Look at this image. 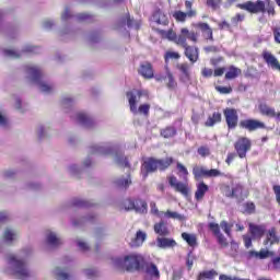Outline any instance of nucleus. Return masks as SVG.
<instances>
[{
    "instance_id": "nucleus-45",
    "label": "nucleus",
    "mask_w": 280,
    "mask_h": 280,
    "mask_svg": "<svg viewBox=\"0 0 280 280\" xmlns=\"http://www.w3.org/2000/svg\"><path fill=\"white\" fill-rule=\"evenodd\" d=\"M244 19H246V15L244 13H236L235 16L231 19V23L234 27H237V25H240V23H242Z\"/></svg>"
},
{
    "instance_id": "nucleus-54",
    "label": "nucleus",
    "mask_w": 280,
    "mask_h": 280,
    "mask_svg": "<svg viewBox=\"0 0 280 280\" xmlns=\"http://www.w3.org/2000/svg\"><path fill=\"white\" fill-rule=\"evenodd\" d=\"M165 218H171L172 220H183V215L178 214V212H172L167 210L166 212H163Z\"/></svg>"
},
{
    "instance_id": "nucleus-40",
    "label": "nucleus",
    "mask_w": 280,
    "mask_h": 280,
    "mask_svg": "<svg viewBox=\"0 0 280 280\" xmlns=\"http://www.w3.org/2000/svg\"><path fill=\"white\" fill-rule=\"evenodd\" d=\"M115 162L120 167H128L130 170V162L128 161V158L124 156L120 152H116Z\"/></svg>"
},
{
    "instance_id": "nucleus-24",
    "label": "nucleus",
    "mask_w": 280,
    "mask_h": 280,
    "mask_svg": "<svg viewBox=\"0 0 280 280\" xmlns=\"http://www.w3.org/2000/svg\"><path fill=\"white\" fill-rule=\"evenodd\" d=\"M145 240H148V234L141 230H138L129 245L131 248H139V246H143V242H145Z\"/></svg>"
},
{
    "instance_id": "nucleus-5",
    "label": "nucleus",
    "mask_w": 280,
    "mask_h": 280,
    "mask_svg": "<svg viewBox=\"0 0 280 280\" xmlns=\"http://www.w3.org/2000/svg\"><path fill=\"white\" fill-rule=\"evenodd\" d=\"M26 73H28V75H31L33 82L38 84V86L43 93H51L54 88L51 85L40 81V78H43V71L40 70V68H38L36 66H26Z\"/></svg>"
},
{
    "instance_id": "nucleus-41",
    "label": "nucleus",
    "mask_w": 280,
    "mask_h": 280,
    "mask_svg": "<svg viewBox=\"0 0 280 280\" xmlns=\"http://www.w3.org/2000/svg\"><path fill=\"white\" fill-rule=\"evenodd\" d=\"M115 185L118 189H128L130 185H132V179H130V175H128V178L116 179Z\"/></svg>"
},
{
    "instance_id": "nucleus-53",
    "label": "nucleus",
    "mask_w": 280,
    "mask_h": 280,
    "mask_svg": "<svg viewBox=\"0 0 280 280\" xmlns=\"http://www.w3.org/2000/svg\"><path fill=\"white\" fill-rule=\"evenodd\" d=\"M273 253L268 249H260L258 252V259H268V257H272Z\"/></svg>"
},
{
    "instance_id": "nucleus-32",
    "label": "nucleus",
    "mask_w": 280,
    "mask_h": 280,
    "mask_svg": "<svg viewBox=\"0 0 280 280\" xmlns=\"http://www.w3.org/2000/svg\"><path fill=\"white\" fill-rule=\"evenodd\" d=\"M176 135H177V131H176V127L174 126H167L160 130V136L163 137V139H172L176 137Z\"/></svg>"
},
{
    "instance_id": "nucleus-35",
    "label": "nucleus",
    "mask_w": 280,
    "mask_h": 280,
    "mask_svg": "<svg viewBox=\"0 0 280 280\" xmlns=\"http://www.w3.org/2000/svg\"><path fill=\"white\" fill-rule=\"evenodd\" d=\"M115 152V149L113 147H91V153L92 154H113Z\"/></svg>"
},
{
    "instance_id": "nucleus-14",
    "label": "nucleus",
    "mask_w": 280,
    "mask_h": 280,
    "mask_svg": "<svg viewBox=\"0 0 280 280\" xmlns=\"http://www.w3.org/2000/svg\"><path fill=\"white\" fill-rule=\"evenodd\" d=\"M176 69L179 72V81L184 84L191 82V65L188 62H180L176 65Z\"/></svg>"
},
{
    "instance_id": "nucleus-25",
    "label": "nucleus",
    "mask_w": 280,
    "mask_h": 280,
    "mask_svg": "<svg viewBox=\"0 0 280 280\" xmlns=\"http://www.w3.org/2000/svg\"><path fill=\"white\" fill-rule=\"evenodd\" d=\"M207 191H209V185H207L203 180L199 182L195 191V200H197L198 202H200V200H203Z\"/></svg>"
},
{
    "instance_id": "nucleus-9",
    "label": "nucleus",
    "mask_w": 280,
    "mask_h": 280,
    "mask_svg": "<svg viewBox=\"0 0 280 280\" xmlns=\"http://www.w3.org/2000/svg\"><path fill=\"white\" fill-rule=\"evenodd\" d=\"M250 148H253V142L246 137L238 138L234 143V150L238 159H246V153L250 152Z\"/></svg>"
},
{
    "instance_id": "nucleus-6",
    "label": "nucleus",
    "mask_w": 280,
    "mask_h": 280,
    "mask_svg": "<svg viewBox=\"0 0 280 280\" xmlns=\"http://www.w3.org/2000/svg\"><path fill=\"white\" fill-rule=\"evenodd\" d=\"M8 261L12 266H14L15 270L13 275L14 277H16V279L24 280L30 277V270H27V267L25 266V262L23 260L16 259V256L11 254L8 256Z\"/></svg>"
},
{
    "instance_id": "nucleus-28",
    "label": "nucleus",
    "mask_w": 280,
    "mask_h": 280,
    "mask_svg": "<svg viewBox=\"0 0 280 280\" xmlns=\"http://www.w3.org/2000/svg\"><path fill=\"white\" fill-rule=\"evenodd\" d=\"M174 163V158L167 156L165 159H158V170L160 172H165V170H170Z\"/></svg>"
},
{
    "instance_id": "nucleus-33",
    "label": "nucleus",
    "mask_w": 280,
    "mask_h": 280,
    "mask_svg": "<svg viewBox=\"0 0 280 280\" xmlns=\"http://www.w3.org/2000/svg\"><path fill=\"white\" fill-rule=\"evenodd\" d=\"M240 75H242V69L230 66L225 73V80H235V78H240Z\"/></svg>"
},
{
    "instance_id": "nucleus-22",
    "label": "nucleus",
    "mask_w": 280,
    "mask_h": 280,
    "mask_svg": "<svg viewBox=\"0 0 280 280\" xmlns=\"http://www.w3.org/2000/svg\"><path fill=\"white\" fill-rule=\"evenodd\" d=\"M279 242L280 237L277 235V228L269 229L264 240V246H275V244H279Z\"/></svg>"
},
{
    "instance_id": "nucleus-18",
    "label": "nucleus",
    "mask_w": 280,
    "mask_h": 280,
    "mask_svg": "<svg viewBox=\"0 0 280 280\" xmlns=\"http://www.w3.org/2000/svg\"><path fill=\"white\" fill-rule=\"evenodd\" d=\"M155 80L156 82H162V80H164L168 91H176V89H178V82L176 81V78H174V73L170 71V68L166 69L165 77H155Z\"/></svg>"
},
{
    "instance_id": "nucleus-15",
    "label": "nucleus",
    "mask_w": 280,
    "mask_h": 280,
    "mask_svg": "<svg viewBox=\"0 0 280 280\" xmlns=\"http://www.w3.org/2000/svg\"><path fill=\"white\" fill-rule=\"evenodd\" d=\"M222 194L225 198H242L244 194V186L236 184L234 187L223 185Z\"/></svg>"
},
{
    "instance_id": "nucleus-26",
    "label": "nucleus",
    "mask_w": 280,
    "mask_h": 280,
    "mask_svg": "<svg viewBox=\"0 0 280 280\" xmlns=\"http://www.w3.org/2000/svg\"><path fill=\"white\" fill-rule=\"evenodd\" d=\"M222 122V113L214 112L211 116L208 117V119L205 122L206 128H213L215 124Z\"/></svg>"
},
{
    "instance_id": "nucleus-42",
    "label": "nucleus",
    "mask_w": 280,
    "mask_h": 280,
    "mask_svg": "<svg viewBox=\"0 0 280 280\" xmlns=\"http://www.w3.org/2000/svg\"><path fill=\"white\" fill-rule=\"evenodd\" d=\"M176 170H177L178 176H183V179L187 180V176H189V171L187 170V167L183 163L177 162Z\"/></svg>"
},
{
    "instance_id": "nucleus-21",
    "label": "nucleus",
    "mask_w": 280,
    "mask_h": 280,
    "mask_svg": "<svg viewBox=\"0 0 280 280\" xmlns=\"http://www.w3.org/2000/svg\"><path fill=\"white\" fill-rule=\"evenodd\" d=\"M198 15V11H175L172 16L176 21V23H185L187 19H194V16Z\"/></svg>"
},
{
    "instance_id": "nucleus-46",
    "label": "nucleus",
    "mask_w": 280,
    "mask_h": 280,
    "mask_svg": "<svg viewBox=\"0 0 280 280\" xmlns=\"http://www.w3.org/2000/svg\"><path fill=\"white\" fill-rule=\"evenodd\" d=\"M222 229V231L225 232V234L228 235V237H231V230L233 229V224H229V222L226 221H221L219 229Z\"/></svg>"
},
{
    "instance_id": "nucleus-52",
    "label": "nucleus",
    "mask_w": 280,
    "mask_h": 280,
    "mask_svg": "<svg viewBox=\"0 0 280 280\" xmlns=\"http://www.w3.org/2000/svg\"><path fill=\"white\" fill-rule=\"evenodd\" d=\"M73 207H91V202L82 199H73L72 200Z\"/></svg>"
},
{
    "instance_id": "nucleus-16",
    "label": "nucleus",
    "mask_w": 280,
    "mask_h": 280,
    "mask_svg": "<svg viewBox=\"0 0 280 280\" xmlns=\"http://www.w3.org/2000/svg\"><path fill=\"white\" fill-rule=\"evenodd\" d=\"M167 180L175 191L182 194V196H189V186L187 184L178 182V178L174 175L168 176Z\"/></svg>"
},
{
    "instance_id": "nucleus-7",
    "label": "nucleus",
    "mask_w": 280,
    "mask_h": 280,
    "mask_svg": "<svg viewBox=\"0 0 280 280\" xmlns=\"http://www.w3.org/2000/svg\"><path fill=\"white\" fill-rule=\"evenodd\" d=\"M184 49V56L189 60L190 65H196L200 60V48L198 46H191L184 39V43L179 45Z\"/></svg>"
},
{
    "instance_id": "nucleus-12",
    "label": "nucleus",
    "mask_w": 280,
    "mask_h": 280,
    "mask_svg": "<svg viewBox=\"0 0 280 280\" xmlns=\"http://www.w3.org/2000/svg\"><path fill=\"white\" fill-rule=\"evenodd\" d=\"M191 26L195 30H198L199 32H201L202 38L205 40H210V43H213V40H215V38H213V28L211 27V25H209V23L197 22V23H192Z\"/></svg>"
},
{
    "instance_id": "nucleus-61",
    "label": "nucleus",
    "mask_w": 280,
    "mask_h": 280,
    "mask_svg": "<svg viewBox=\"0 0 280 280\" xmlns=\"http://www.w3.org/2000/svg\"><path fill=\"white\" fill-rule=\"evenodd\" d=\"M273 38H275V43H278V45H280V25L276 26L273 30Z\"/></svg>"
},
{
    "instance_id": "nucleus-55",
    "label": "nucleus",
    "mask_w": 280,
    "mask_h": 280,
    "mask_svg": "<svg viewBox=\"0 0 280 280\" xmlns=\"http://www.w3.org/2000/svg\"><path fill=\"white\" fill-rule=\"evenodd\" d=\"M243 242H244L245 248L253 247V236L252 235H248V234L243 235Z\"/></svg>"
},
{
    "instance_id": "nucleus-59",
    "label": "nucleus",
    "mask_w": 280,
    "mask_h": 280,
    "mask_svg": "<svg viewBox=\"0 0 280 280\" xmlns=\"http://www.w3.org/2000/svg\"><path fill=\"white\" fill-rule=\"evenodd\" d=\"M203 51L206 54H218L220 51V48L218 46H206L203 47Z\"/></svg>"
},
{
    "instance_id": "nucleus-31",
    "label": "nucleus",
    "mask_w": 280,
    "mask_h": 280,
    "mask_svg": "<svg viewBox=\"0 0 280 280\" xmlns=\"http://www.w3.org/2000/svg\"><path fill=\"white\" fill-rule=\"evenodd\" d=\"M218 277L215 269L200 271L196 280H213Z\"/></svg>"
},
{
    "instance_id": "nucleus-62",
    "label": "nucleus",
    "mask_w": 280,
    "mask_h": 280,
    "mask_svg": "<svg viewBox=\"0 0 280 280\" xmlns=\"http://www.w3.org/2000/svg\"><path fill=\"white\" fill-rule=\"evenodd\" d=\"M219 280H250V279H242V278H240V277H231V276L221 273V275L219 276Z\"/></svg>"
},
{
    "instance_id": "nucleus-34",
    "label": "nucleus",
    "mask_w": 280,
    "mask_h": 280,
    "mask_svg": "<svg viewBox=\"0 0 280 280\" xmlns=\"http://www.w3.org/2000/svg\"><path fill=\"white\" fill-rule=\"evenodd\" d=\"M260 115H264L265 117H271L273 118L277 115V112L273 107L268 106L267 104H260L258 106Z\"/></svg>"
},
{
    "instance_id": "nucleus-64",
    "label": "nucleus",
    "mask_w": 280,
    "mask_h": 280,
    "mask_svg": "<svg viewBox=\"0 0 280 280\" xmlns=\"http://www.w3.org/2000/svg\"><path fill=\"white\" fill-rule=\"evenodd\" d=\"M202 78H211L213 75V70L211 68H203L201 70Z\"/></svg>"
},
{
    "instance_id": "nucleus-49",
    "label": "nucleus",
    "mask_w": 280,
    "mask_h": 280,
    "mask_svg": "<svg viewBox=\"0 0 280 280\" xmlns=\"http://www.w3.org/2000/svg\"><path fill=\"white\" fill-rule=\"evenodd\" d=\"M138 113H140V115H144V117H149L150 116V104H141L138 107Z\"/></svg>"
},
{
    "instance_id": "nucleus-19",
    "label": "nucleus",
    "mask_w": 280,
    "mask_h": 280,
    "mask_svg": "<svg viewBox=\"0 0 280 280\" xmlns=\"http://www.w3.org/2000/svg\"><path fill=\"white\" fill-rule=\"evenodd\" d=\"M248 233L253 240H261L266 235V224L248 223Z\"/></svg>"
},
{
    "instance_id": "nucleus-57",
    "label": "nucleus",
    "mask_w": 280,
    "mask_h": 280,
    "mask_svg": "<svg viewBox=\"0 0 280 280\" xmlns=\"http://www.w3.org/2000/svg\"><path fill=\"white\" fill-rule=\"evenodd\" d=\"M150 208H151L152 215H156L158 218H161V213L163 212L159 211V208L156 207V202L152 201L150 203Z\"/></svg>"
},
{
    "instance_id": "nucleus-11",
    "label": "nucleus",
    "mask_w": 280,
    "mask_h": 280,
    "mask_svg": "<svg viewBox=\"0 0 280 280\" xmlns=\"http://www.w3.org/2000/svg\"><path fill=\"white\" fill-rule=\"evenodd\" d=\"M127 211L136 210V213H148V202L142 199H127L125 201Z\"/></svg>"
},
{
    "instance_id": "nucleus-3",
    "label": "nucleus",
    "mask_w": 280,
    "mask_h": 280,
    "mask_svg": "<svg viewBox=\"0 0 280 280\" xmlns=\"http://www.w3.org/2000/svg\"><path fill=\"white\" fill-rule=\"evenodd\" d=\"M145 264V258L140 254H130L125 257H118L114 259V266L120 272H135V270H141Z\"/></svg>"
},
{
    "instance_id": "nucleus-56",
    "label": "nucleus",
    "mask_w": 280,
    "mask_h": 280,
    "mask_svg": "<svg viewBox=\"0 0 280 280\" xmlns=\"http://www.w3.org/2000/svg\"><path fill=\"white\" fill-rule=\"evenodd\" d=\"M55 272H56V277H58V279L60 280L69 279V273L62 271L59 267L56 268Z\"/></svg>"
},
{
    "instance_id": "nucleus-47",
    "label": "nucleus",
    "mask_w": 280,
    "mask_h": 280,
    "mask_svg": "<svg viewBox=\"0 0 280 280\" xmlns=\"http://www.w3.org/2000/svg\"><path fill=\"white\" fill-rule=\"evenodd\" d=\"M215 91H218V93H220L221 95H230V93H233V88L231 85L229 86L217 85Z\"/></svg>"
},
{
    "instance_id": "nucleus-27",
    "label": "nucleus",
    "mask_w": 280,
    "mask_h": 280,
    "mask_svg": "<svg viewBox=\"0 0 280 280\" xmlns=\"http://www.w3.org/2000/svg\"><path fill=\"white\" fill-rule=\"evenodd\" d=\"M153 229L156 235H160L161 237H167V235H170V229H167V223H165V221L155 223Z\"/></svg>"
},
{
    "instance_id": "nucleus-48",
    "label": "nucleus",
    "mask_w": 280,
    "mask_h": 280,
    "mask_svg": "<svg viewBox=\"0 0 280 280\" xmlns=\"http://www.w3.org/2000/svg\"><path fill=\"white\" fill-rule=\"evenodd\" d=\"M197 153L199 154V156H202V159H205L207 156H210L211 150L207 145H201L198 148Z\"/></svg>"
},
{
    "instance_id": "nucleus-10",
    "label": "nucleus",
    "mask_w": 280,
    "mask_h": 280,
    "mask_svg": "<svg viewBox=\"0 0 280 280\" xmlns=\"http://www.w3.org/2000/svg\"><path fill=\"white\" fill-rule=\"evenodd\" d=\"M240 128L247 130L248 132H255L256 130H266V122L253 118L243 119L238 122Z\"/></svg>"
},
{
    "instance_id": "nucleus-43",
    "label": "nucleus",
    "mask_w": 280,
    "mask_h": 280,
    "mask_svg": "<svg viewBox=\"0 0 280 280\" xmlns=\"http://www.w3.org/2000/svg\"><path fill=\"white\" fill-rule=\"evenodd\" d=\"M46 240L50 246H60V244H62V241H60L54 232L48 233Z\"/></svg>"
},
{
    "instance_id": "nucleus-39",
    "label": "nucleus",
    "mask_w": 280,
    "mask_h": 280,
    "mask_svg": "<svg viewBox=\"0 0 280 280\" xmlns=\"http://www.w3.org/2000/svg\"><path fill=\"white\" fill-rule=\"evenodd\" d=\"M77 120L79 124H82L83 126H88V128L90 126H93V119L84 113L77 114Z\"/></svg>"
},
{
    "instance_id": "nucleus-37",
    "label": "nucleus",
    "mask_w": 280,
    "mask_h": 280,
    "mask_svg": "<svg viewBox=\"0 0 280 280\" xmlns=\"http://www.w3.org/2000/svg\"><path fill=\"white\" fill-rule=\"evenodd\" d=\"M126 95H127V100L129 102V108L136 115V113H137V95L132 91H128L126 93Z\"/></svg>"
},
{
    "instance_id": "nucleus-60",
    "label": "nucleus",
    "mask_w": 280,
    "mask_h": 280,
    "mask_svg": "<svg viewBox=\"0 0 280 280\" xmlns=\"http://www.w3.org/2000/svg\"><path fill=\"white\" fill-rule=\"evenodd\" d=\"M235 159H237V153H234V152L228 153V156L225 159L226 165H231V163H233V161H235Z\"/></svg>"
},
{
    "instance_id": "nucleus-30",
    "label": "nucleus",
    "mask_w": 280,
    "mask_h": 280,
    "mask_svg": "<svg viewBox=\"0 0 280 280\" xmlns=\"http://www.w3.org/2000/svg\"><path fill=\"white\" fill-rule=\"evenodd\" d=\"M182 238L188 244V246H191V248H196V246H198V236H196V234L183 232Z\"/></svg>"
},
{
    "instance_id": "nucleus-63",
    "label": "nucleus",
    "mask_w": 280,
    "mask_h": 280,
    "mask_svg": "<svg viewBox=\"0 0 280 280\" xmlns=\"http://www.w3.org/2000/svg\"><path fill=\"white\" fill-rule=\"evenodd\" d=\"M273 270H280V255L271 259Z\"/></svg>"
},
{
    "instance_id": "nucleus-38",
    "label": "nucleus",
    "mask_w": 280,
    "mask_h": 280,
    "mask_svg": "<svg viewBox=\"0 0 280 280\" xmlns=\"http://www.w3.org/2000/svg\"><path fill=\"white\" fill-rule=\"evenodd\" d=\"M171 60H180V52H177V51H172V50H167L165 54H164V62H165V67L166 69H170L167 67V65H170V61Z\"/></svg>"
},
{
    "instance_id": "nucleus-23",
    "label": "nucleus",
    "mask_w": 280,
    "mask_h": 280,
    "mask_svg": "<svg viewBox=\"0 0 280 280\" xmlns=\"http://www.w3.org/2000/svg\"><path fill=\"white\" fill-rule=\"evenodd\" d=\"M153 23H156V25H163L166 27L170 25V19L167 18V14L163 12L161 9H156L152 15Z\"/></svg>"
},
{
    "instance_id": "nucleus-58",
    "label": "nucleus",
    "mask_w": 280,
    "mask_h": 280,
    "mask_svg": "<svg viewBox=\"0 0 280 280\" xmlns=\"http://www.w3.org/2000/svg\"><path fill=\"white\" fill-rule=\"evenodd\" d=\"M4 242H13L14 241V233L11 230H5L3 234Z\"/></svg>"
},
{
    "instance_id": "nucleus-44",
    "label": "nucleus",
    "mask_w": 280,
    "mask_h": 280,
    "mask_svg": "<svg viewBox=\"0 0 280 280\" xmlns=\"http://www.w3.org/2000/svg\"><path fill=\"white\" fill-rule=\"evenodd\" d=\"M206 5L213 11L220 10L222 7V0H206Z\"/></svg>"
},
{
    "instance_id": "nucleus-20",
    "label": "nucleus",
    "mask_w": 280,
    "mask_h": 280,
    "mask_svg": "<svg viewBox=\"0 0 280 280\" xmlns=\"http://www.w3.org/2000/svg\"><path fill=\"white\" fill-rule=\"evenodd\" d=\"M138 73L145 80H152L154 78V67L150 61H144L140 65Z\"/></svg>"
},
{
    "instance_id": "nucleus-4",
    "label": "nucleus",
    "mask_w": 280,
    "mask_h": 280,
    "mask_svg": "<svg viewBox=\"0 0 280 280\" xmlns=\"http://www.w3.org/2000/svg\"><path fill=\"white\" fill-rule=\"evenodd\" d=\"M192 176L195 180L200 182L202 178H218L224 174L218 168L207 170L205 166L196 164L192 166Z\"/></svg>"
},
{
    "instance_id": "nucleus-17",
    "label": "nucleus",
    "mask_w": 280,
    "mask_h": 280,
    "mask_svg": "<svg viewBox=\"0 0 280 280\" xmlns=\"http://www.w3.org/2000/svg\"><path fill=\"white\" fill-rule=\"evenodd\" d=\"M208 229L209 231H211L214 237H217L218 244L222 246V248H226V246H229V241H226V237L224 236V234L220 232V224L210 222L208 224Z\"/></svg>"
},
{
    "instance_id": "nucleus-29",
    "label": "nucleus",
    "mask_w": 280,
    "mask_h": 280,
    "mask_svg": "<svg viewBox=\"0 0 280 280\" xmlns=\"http://www.w3.org/2000/svg\"><path fill=\"white\" fill-rule=\"evenodd\" d=\"M144 268L149 277H153L154 279H161V272L159 271V267H156L154 262H147Z\"/></svg>"
},
{
    "instance_id": "nucleus-8",
    "label": "nucleus",
    "mask_w": 280,
    "mask_h": 280,
    "mask_svg": "<svg viewBox=\"0 0 280 280\" xmlns=\"http://www.w3.org/2000/svg\"><path fill=\"white\" fill-rule=\"evenodd\" d=\"M223 117L225 119L228 130H235V128H237V125L240 124V114L237 113V109L226 107L223 109Z\"/></svg>"
},
{
    "instance_id": "nucleus-51",
    "label": "nucleus",
    "mask_w": 280,
    "mask_h": 280,
    "mask_svg": "<svg viewBox=\"0 0 280 280\" xmlns=\"http://www.w3.org/2000/svg\"><path fill=\"white\" fill-rule=\"evenodd\" d=\"M245 207V213H248V215H253L256 211L255 202L248 201L244 205Z\"/></svg>"
},
{
    "instance_id": "nucleus-1",
    "label": "nucleus",
    "mask_w": 280,
    "mask_h": 280,
    "mask_svg": "<svg viewBox=\"0 0 280 280\" xmlns=\"http://www.w3.org/2000/svg\"><path fill=\"white\" fill-rule=\"evenodd\" d=\"M156 34H159L162 38H166L167 40H172L175 43V45H183L185 40H190V43H198V38H200V33L196 31H189L187 27H182L179 31V34L177 35L174 30H161V28H155Z\"/></svg>"
},
{
    "instance_id": "nucleus-2",
    "label": "nucleus",
    "mask_w": 280,
    "mask_h": 280,
    "mask_svg": "<svg viewBox=\"0 0 280 280\" xmlns=\"http://www.w3.org/2000/svg\"><path fill=\"white\" fill-rule=\"evenodd\" d=\"M240 10H245L249 14H268V16H276L275 2L271 0H257L256 2L246 1L236 5Z\"/></svg>"
},
{
    "instance_id": "nucleus-13",
    "label": "nucleus",
    "mask_w": 280,
    "mask_h": 280,
    "mask_svg": "<svg viewBox=\"0 0 280 280\" xmlns=\"http://www.w3.org/2000/svg\"><path fill=\"white\" fill-rule=\"evenodd\" d=\"M159 170L158 159L155 158H147L142 163V176L143 178H148L149 174H154Z\"/></svg>"
},
{
    "instance_id": "nucleus-36",
    "label": "nucleus",
    "mask_w": 280,
    "mask_h": 280,
    "mask_svg": "<svg viewBox=\"0 0 280 280\" xmlns=\"http://www.w3.org/2000/svg\"><path fill=\"white\" fill-rule=\"evenodd\" d=\"M176 244H177L176 241L173 238H167V237L158 238V246H160V248H174Z\"/></svg>"
},
{
    "instance_id": "nucleus-50",
    "label": "nucleus",
    "mask_w": 280,
    "mask_h": 280,
    "mask_svg": "<svg viewBox=\"0 0 280 280\" xmlns=\"http://www.w3.org/2000/svg\"><path fill=\"white\" fill-rule=\"evenodd\" d=\"M194 261H196V256H194V253L189 252L186 258V266L188 270H191V268H194Z\"/></svg>"
}]
</instances>
